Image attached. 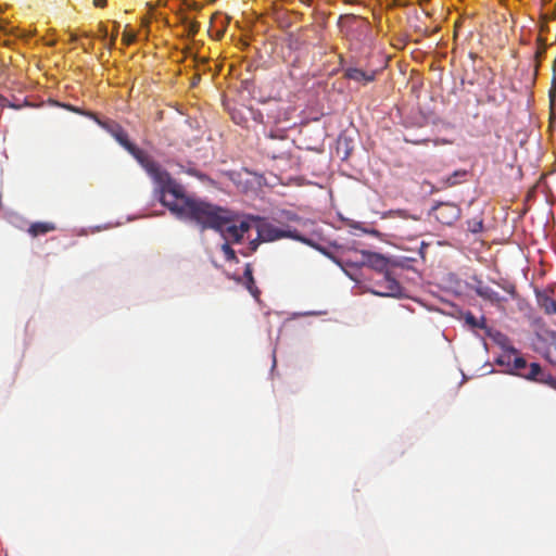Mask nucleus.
Here are the masks:
<instances>
[{
  "instance_id": "f257e3e1",
  "label": "nucleus",
  "mask_w": 556,
  "mask_h": 556,
  "mask_svg": "<svg viewBox=\"0 0 556 556\" xmlns=\"http://www.w3.org/2000/svg\"><path fill=\"white\" fill-rule=\"evenodd\" d=\"M153 181L160 202L174 216L193 222L202 230L224 231L227 224L236 220L237 215L229 208L187 194L185 188L165 169Z\"/></svg>"
},
{
  "instance_id": "f03ea898",
  "label": "nucleus",
  "mask_w": 556,
  "mask_h": 556,
  "mask_svg": "<svg viewBox=\"0 0 556 556\" xmlns=\"http://www.w3.org/2000/svg\"><path fill=\"white\" fill-rule=\"evenodd\" d=\"M338 26L351 51H361L372 41L371 25L365 17L355 14L341 15Z\"/></svg>"
},
{
  "instance_id": "7ed1b4c3",
  "label": "nucleus",
  "mask_w": 556,
  "mask_h": 556,
  "mask_svg": "<svg viewBox=\"0 0 556 556\" xmlns=\"http://www.w3.org/2000/svg\"><path fill=\"white\" fill-rule=\"evenodd\" d=\"M99 126L108 131L123 148H125L146 169L148 175L154 180L163 170L162 166L156 163L147 152L134 144L125 129L115 121L106 119L99 122Z\"/></svg>"
},
{
  "instance_id": "20e7f679",
  "label": "nucleus",
  "mask_w": 556,
  "mask_h": 556,
  "mask_svg": "<svg viewBox=\"0 0 556 556\" xmlns=\"http://www.w3.org/2000/svg\"><path fill=\"white\" fill-rule=\"evenodd\" d=\"M250 219L255 224L260 241L273 242L281 239L302 240V231L294 225L282 226L277 223V218L269 219L261 216H250Z\"/></svg>"
},
{
  "instance_id": "39448f33",
  "label": "nucleus",
  "mask_w": 556,
  "mask_h": 556,
  "mask_svg": "<svg viewBox=\"0 0 556 556\" xmlns=\"http://www.w3.org/2000/svg\"><path fill=\"white\" fill-rule=\"evenodd\" d=\"M277 223L285 225H294L302 233L309 236H318L316 223L309 218L302 217L292 211H281L277 217Z\"/></svg>"
},
{
  "instance_id": "423d86ee",
  "label": "nucleus",
  "mask_w": 556,
  "mask_h": 556,
  "mask_svg": "<svg viewBox=\"0 0 556 556\" xmlns=\"http://www.w3.org/2000/svg\"><path fill=\"white\" fill-rule=\"evenodd\" d=\"M434 218L442 225L451 226L459 219L462 210L453 202H441L431 210Z\"/></svg>"
},
{
  "instance_id": "0eeeda50",
  "label": "nucleus",
  "mask_w": 556,
  "mask_h": 556,
  "mask_svg": "<svg viewBox=\"0 0 556 556\" xmlns=\"http://www.w3.org/2000/svg\"><path fill=\"white\" fill-rule=\"evenodd\" d=\"M344 62V58L340 55V65L342 66L344 78L363 86L376 80L378 73L376 70H363L352 64L345 66Z\"/></svg>"
},
{
  "instance_id": "6e6552de",
  "label": "nucleus",
  "mask_w": 556,
  "mask_h": 556,
  "mask_svg": "<svg viewBox=\"0 0 556 556\" xmlns=\"http://www.w3.org/2000/svg\"><path fill=\"white\" fill-rule=\"evenodd\" d=\"M375 287L372 292L380 296L396 298L402 293L401 285L388 273L381 275V278L375 282Z\"/></svg>"
},
{
  "instance_id": "1a4fd4ad",
  "label": "nucleus",
  "mask_w": 556,
  "mask_h": 556,
  "mask_svg": "<svg viewBox=\"0 0 556 556\" xmlns=\"http://www.w3.org/2000/svg\"><path fill=\"white\" fill-rule=\"evenodd\" d=\"M497 363L509 366L510 370L518 376H520V371H526L528 366L527 361L523 357L518 356L517 351L514 348H510L508 353L502 355L497 359Z\"/></svg>"
},
{
  "instance_id": "9d476101",
  "label": "nucleus",
  "mask_w": 556,
  "mask_h": 556,
  "mask_svg": "<svg viewBox=\"0 0 556 556\" xmlns=\"http://www.w3.org/2000/svg\"><path fill=\"white\" fill-rule=\"evenodd\" d=\"M520 377L548 384L554 382L553 377L549 374H545L538 363H531L529 366H527L526 371H520Z\"/></svg>"
},
{
  "instance_id": "9b49d317",
  "label": "nucleus",
  "mask_w": 556,
  "mask_h": 556,
  "mask_svg": "<svg viewBox=\"0 0 556 556\" xmlns=\"http://www.w3.org/2000/svg\"><path fill=\"white\" fill-rule=\"evenodd\" d=\"M472 289L480 298L491 302L492 304L500 305L503 301H505L504 298H502L491 287L484 285L480 279L476 280V285L472 287Z\"/></svg>"
},
{
  "instance_id": "f8f14e48",
  "label": "nucleus",
  "mask_w": 556,
  "mask_h": 556,
  "mask_svg": "<svg viewBox=\"0 0 556 556\" xmlns=\"http://www.w3.org/2000/svg\"><path fill=\"white\" fill-rule=\"evenodd\" d=\"M229 22V16H225L220 12H216L211 17L208 31L211 33L214 30L215 35L213 36L216 40H220L227 29Z\"/></svg>"
},
{
  "instance_id": "ddd939ff",
  "label": "nucleus",
  "mask_w": 556,
  "mask_h": 556,
  "mask_svg": "<svg viewBox=\"0 0 556 556\" xmlns=\"http://www.w3.org/2000/svg\"><path fill=\"white\" fill-rule=\"evenodd\" d=\"M317 233H318V236H309V235L301 233L302 240H299V242L304 243V244L315 249L316 251L324 254L326 257L330 258L331 261H333L334 263L340 265V261L331 252H329L325 247L320 245L316 241V239H320V237H321L320 231L317 230Z\"/></svg>"
},
{
  "instance_id": "4468645a",
  "label": "nucleus",
  "mask_w": 556,
  "mask_h": 556,
  "mask_svg": "<svg viewBox=\"0 0 556 556\" xmlns=\"http://www.w3.org/2000/svg\"><path fill=\"white\" fill-rule=\"evenodd\" d=\"M56 229V226L52 222H37L33 223L28 229L27 232L33 237L36 238L38 236L47 235L48 232L54 231Z\"/></svg>"
},
{
  "instance_id": "2eb2a0df",
  "label": "nucleus",
  "mask_w": 556,
  "mask_h": 556,
  "mask_svg": "<svg viewBox=\"0 0 556 556\" xmlns=\"http://www.w3.org/2000/svg\"><path fill=\"white\" fill-rule=\"evenodd\" d=\"M363 260L359 264H368L376 269L382 270L387 266V260L382 255L372 252H363Z\"/></svg>"
},
{
  "instance_id": "dca6fc26",
  "label": "nucleus",
  "mask_w": 556,
  "mask_h": 556,
  "mask_svg": "<svg viewBox=\"0 0 556 556\" xmlns=\"http://www.w3.org/2000/svg\"><path fill=\"white\" fill-rule=\"evenodd\" d=\"M466 325L470 328H479L485 330L486 334L491 336V329L486 326V318L481 316L477 318L471 312H466L463 315Z\"/></svg>"
},
{
  "instance_id": "f3484780",
  "label": "nucleus",
  "mask_w": 556,
  "mask_h": 556,
  "mask_svg": "<svg viewBox=\"0 0 556 556\" xmlns=\"http://www.w3.org/2000/svg\"><path fill=\"white\" fill-rule=\"evenodd\" d=\"M233 223L235 222L227 224L226 227L224 228V231H219V232L225 237V239L231 240L232 242L238 243L243 238V235L237 228V225Z\"/></svg>"
},
{
  "instance_id": "a211bd4d",
  "label": "nucleus",
  "mask_w": 556,
  "mask_h": 556,
  "mask_svg": "<svg viewBox=\"0 0 556 556\" xmlns=\"http://www.w3.org/2000/svg\"><path fill=\"white\" fill-rule=\"evenodd\" d=\"M243 277L247 279V288L250 293L257 299L260 295V290L255 287V280L253 277V269L251 264H247L243 273Z\"/></svg>"
},
{
  "instance_id": "6ab92c4d",
  "label": "nucleus",
  "mask_w": 556,
  "mask_h": 556,
  "mask_svg": "<svg viewBox=\"0 0 556 556\" xmlns=\"http://www.w3.org/2000/svg\"><path fill=\"white\" fill-rule=\"evenodd\" d=\"M536 43H538V48H536V50L534 52V55H533V59H534V72H535V74L539 71L541 59L543 58V55L546 52V43H545V41H544V39L542 37H539L536 39Z\"/></svg>"
},
{
  "instance_id": "aec40b11",
  "label": "nucleus",
  "mask_w": 556,
  "mask_h": 556,
  "mask_svg": "<svg viewBox=\"0 0 556 556\" xmlns=\"http://www.w3.org/2000/svg\"><path fill=\"white\" fill-rule=\"evenodd\" d=\"M467 175V170L459 169L455 170L452 175H448L445 178H442L441 181L444 187H453L457 184H459V179L464 178Z\"/></svg>"
},
{
  "instance_id": "412c9836",
  "label": "nucleus",
  "mask_w": 556,
  "mask_h": 556,
  "mask_svg": "<svg viewBox=\"0 0 556 556\" xmlns=\"http://www.w3.org/2000/svg\"><path fill=\"white\" fill-rule=\"evenodd\" d=\"M467 228L472 233H478L483 230V220L480 217H473L467 220Z\"/></svg>"
},
{
  "instance_id": "4be33fe9",
  "label": "nucleus",
  "mask_w": 556,
  "mask_h": 556,
  "mask_svg": "<svg viewBox=\"0 0 556 556\" xmlns=\"http://www.w3.org/2000/svg\"><path fill=\"white\" fill-rule=\"evenodd\" d=\"M222 252L224 253V256L229 262H238L237 255L235 250L230 247L229 243H224L222 245Z\"/></svg>"
},
{
  "instance_id": "5701e85b",
  "label": "nucleus",
  "mask_w": 556,
  "mask_h": 556,
  "mask_svg": "<svg viewBox=\"0 0 556 556\" xmlns=\"http://www.w3.org/2000/svg\"><path fill=\"white\" fill-rule=\"evenodd\" d=\"M542 307L546 314H556V301L552 298H544L542 301Z\"/></svg>"
},
{
  "instance_id": "b1692460",
  "label": "nucleus",
  "mask_w": 556,
  "mask_h": 556,
  "mask_svg": "<svg viewBox=\"0 0 556 556\" xmlns=\"http://www.w3.org/2000/svg\"><path fill=\"white\" fill-rule=\"evenodd\" d=\"M187 27V30H188V36L189 37H194L199 29H200V24L195 21H189L186 25Z\"/></svg>"
},
{
  "instance_id": "393cba45",
  "label": "nucleus",
  "mask_w": 556,
  "mask_h": 556,
  "mask_svg": "<svg viewBox=\"0 0 556 556\" xmlns=\"http://www.w3.org/2000/svg\"><path fill=\"white\" fill-rule=\"evenodd\" d=\"M136 34L125 30L123 33L122 41L124 45L129 46L136 41Z\"/></svg>"
},
{
  "instance_id": "a878e982",
  "label": "nucleus",
  "mask_w": 556,
  "mask_h": 556,
  "mask_svg": "<svg viewBox=\"0 0 556 556\" xmlns=\"http://www.w3.org/2000/svg\"><path fill=\"white\" fill-rule=\"evenodd\" d=\"M72 110L74 112H78V113L93 119L98 125H99V122H106V119H101L94 112H90V111L84 112L78 109H72Z\"/></svg>"
},
{
  "instance_id": "bb28decb",
  "label": "nucleus",
  "mask_w": 556,
  "mask_h": 556,
  "mask_svg": "<svg viewBox=\"0 0 556 556\" xmlns=\"http://www.w3.org/2000/svg\"><path fill=\"white\" fill-rule=\"evenodd\" d=\"M72 110L74 112H78V113L93 119L98 125H99V122H106V119H101L94 112H90V111L84 112L78 109H72Z\"/></svg>"
},
{
  "instance_id": "cd10ccee",
  "label": "nucleus",
  "mask_w": 556,
  "mask_h": 556,
  "mask_svg": "<svg viewBox=\"0 0 556 556\" xmlns=\"http://www.w3.org/2000/svg\"><path fill=\"white\" fill-rule=\"evenodd\" d=\"M184 4H186L188 7V9L190 10H194V11H200L202 10L203 5L194 0H187V1H184Z\"/></svg>"
},
{
  "instance_id": "c85d7f7f",
  "label": "nucleus",
  "mask_w": 556,
  "mask_h": 556,
  "mask_svg": "<svg viewBox=\"0 0 556 556\" xmlns=\"http://www.w3.org/2000/svg\"><path fill=\"white\" fill-rule=\"evenodd\" d=\"M98 33H99V38L101 40H106V38H108V27L103 23H99V25H98Z\"/></svg>"
},
{
  "instance_id": "c756f323",
  "label": "nucleus",
  "mask_w": 556,
  "mask_h": 556,
  "mask_svg": "<svg viewBox=\"0 0 556 556\" xmlns=\"http://www.w3.org/2000/svg\"><path fill=\"white\" fill-rule=\"evenodd\" d=\"M237 228L242 232V235L244 236L245 232H248L251 228V225L249 222L247 220H242L240 222L239 225H237Z\"/></svg>"
},
{
  "instance_id": "7c9ffc66",
  "label": "nucleus",
  "mask_w": 556,
  "mask_h": 556,
  "mask_svg": "<svg viewBox=\"0 0 556 556\" xmlns=\"http://www.w3.org/2000/svg\"><path fill=\"white\" fill-rule=\"evenodd\" d=\"M103 41L105 42V47L111 50L115 45L116 35H111L109 40H103Z\"/></svg>"
},
{
  "instance_id": "2f4dec72",
  "label": "nucleus",
  "mask_w": 556,
  "mask_h": 556,
  "mask_svg": "<svg viewBox=\"0 0 556 556\" xmlns=\"http://www.w3.org/2000/svg\"><path fill=\"white\" fill-rule=\"evenodd\" d=\"M503 290H505L507 293L511 294L513 296L516 293L515 286L511 283H507L505 286H502Z\"/></svg>"
},
{
  "instance_id": "473e14b6",
  "label": "nucleus",
  "mask_w": 556,
  "mask_h": 556,
  "mask_svg": "<svg viewBox=\"0 0 556 556\" xmlns=\"http://www.w3.org/2000/svg\"><path fill=\"white\" fill-rule=\"evenodd\" d=\"M258 240H260V239H258V237H257L256 239H254V240H252V241L250 242V251H251V252L256 251V249H257V247H258Z\"/></svg>"
},
{
  "instance_id": "72a5a7b5",
  "label": "nucleus",
  "mask_w": 556,
  "mask_h": 556,
  "mask_svg": "<svg viewBox=\"0 0 556 556\" xmlns=\"http://www.w3.org/2000/svg\"><path fill=\"white\" fill-rule=\"evenodd\" d=\"M178 15H179V18H180V23L186 26L187 23L190 21L188 18V16L186 14H184L182 12H179Z\"/></svg>"
},
{
  "instance_id": "f704fd0d",
  "label": "nucleus",
  "mask_w": 556,
  "mask_h": 556,
  "mask_svg": "<svg viewBox=\"0 0 556 556\" xmlns=\"http://www.w3.org/2000/svg\"><path fill=\"white\" fill-rule=\"evenodd\" d=\"M93 5L97 8H104L106 5V0H93Z\"/></svg>"
},
{
  "instance_id": "c9c22d12",
  "label": "nucleus",
  "mask_w": 556,
  "mask_h": 556,
  "mask_svg": "<svg viewBox=\"0 0 556 556\" xmlns=\"http://www.w3.org/2000/svg\"><path fill=\"white\" fill-rule=\"evenodd\" d=\"M81 47L84 49L85 52H90V50L92 49L93 45L90 42V43H81Z\"/></svg>"
},
{
  "instance_id": "e433bc0d",
  "label": "nucleus",
  "mask_w": 556,
  "mask_h": 556,
  "mask_svg": "<svg viewBox=\"0 0 556 556\" xmlns=\"http://www.w3.org/2000/svg\"><path fill=\"white\" fill-rule=\"evenodd\" d=\"M189 173H190L191 175L198 176V177H199L200 179H202V180L206 177V176H205V175H203V174H198V172H197V170H190Z\"/></svg>"
},
{
  "instance_id": "4c0bfd02",
  "label": "nucleus",
  "mask_w": 556,
  "mask_h": 556,
  "mask_svg": "<svg viewBox=\"0 0 556 556\" xmlns=\"http://www.w3.org/2000/svg\"><path fill=\"white\" fill-rule=\"evenodd\" d=\"M70 41L71 42H76L77 41V36L75 34H71Z\"/></svg>"
},
{
  "instance_id": "58836bf2",
  "label": "nucleus",
  "mask_w": 556,
  "mask_h": 556,
  "mask_svg": "<svg viewBox=\"0 0 556 556\" xmlns=\"http://www.w3.org/2000/svg\"><path fill=\"white\" fill-rule=\"evenodd\" d=\"M118 27H119V24L118 23H115V29L113 30V34L112 35H116L118 34Z\"/></svg>"
},
{
  "instance_id": "ea45409f",
  "label": "nucleus",
  "mask_w": 556,
  "mask_h": 556,
  "mask_svg": "<svg viewBox=\"0 0 556 556\" xmlns=\"http://www.w3.org/2000/svg\"><path fill=\"white\" fill-rule=\"evenodd\" d=\"M300 1L306 5H311V3H312V0H300Z\"/></svg>"
},
{
  "instance_id": "a19ab883",
  "label": "nucleus",
  "mask_w": 556,
  "mask_h": 556,
  "mask_svg": "<svg viewBox=\"0 0 556 556\" xmlns=\"http://www.w3.org/2000/svg\"><path fill=\"white\" fill-rule=\"evenodd\" d=\"M3 11H4V9H3L2 7H0V13H3ZM2 23H3V21H2V20H0V24H2ZM0 28H1V29H3V26H2V25H0Z\"/></svg>"
},
{
  "instance_id": "79ce46f5",
  "label": "nucleus",
  "mask_w": 556,
  "mask_h": 556,
  "mask_svg": "<svg viewBox=\"0 0 556 556\" xmlns=\"http://www.w3.org/2000/svg\"><path fill=\"white\" fill-rule=\"evenodd\" d=\"M4 101H5V98L0 94V105H2Z\"/></svg>"
},
{
  "instance_id": "37998d69",
  "label": "nucleus",
  "mask_w": 556,
  "mask_h": 556,
  "mask_svg": "<svg viewBox=\"0 0 556 556\" xmlns=\"http://www.w3.org/2000/svg\"><path fill=\"white\" fill-rule=\"evenodd\" d=\"M427 141H428V140L422 139V140H420V141H413V142L417 144V143H425V142H427Z\"/></svg>"
},
{
  "instance_id": "c03bdc74",
  "label": "nucleus",
  "mask_w": 556,
  "mask_h": 556,
  "mask_svg": "<svg viewBox=\"0 0 556 556\" xmlns=\"http://www.w3.org/2000/svg\"><path fill=\"white\" fill-rule=\"evenodd\" d=\"M553 72L555 73L556 72V58H555V61L553 63Z\"/></svg>"
},
{
  "instance_id": "a18cd8bd",
  "label": "nucleus",
  "mask_w": 556,
  "mask_h": 556,
  "mask_svg": "<svg viewBox=\"0 0 556 556\" xmlns=\"http://www.w3.org/2000/svg\"><path fill=\"white\" fill-rule=\"evenodd\" d=\"M553 84L556 85V76L553 78Z\"/></svg>"
},
{
  "instance_id": "49530a36",
  "label": "nucleus",
  "mask_w": 556,
  "mask_h": 556,
  "mask_svg": "<svg viewBox=\"0 0 556 556\" xmlns=\"http://www.w3.org/2000/svg\"><path fill=\"white\" fill-rule=\"evenodd\" d=\"M554 17L556 18V11H554Z\"/></svg>"
}]
</instances>
